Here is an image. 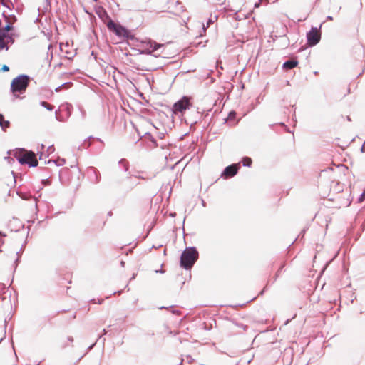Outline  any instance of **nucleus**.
I'll list each match as a JSON object with an SVG mask.
<instances>
[{
  "instance_id": "54",
  "label": "nucleus",
  "mask_w": 365,
  "mask_h": 365,
  "mask_svg": "<svg viewBox=\"0 0 365 365\" xmlns=\"http://www.w3.org/2000/svg\"><path fill=\"white\" fill-rule=\"evenodd\" d=\"M24 245H22V246H21V249H20V250H19V251H21H21L24 250Z\"/></svg>"
},
{
  "instance_id": "60",
  "label": "nucleus",
  "mask_w": 365,
  "mask_h": 365,
  "mask_svg": "<svg viewBox=\"0 0 365 365\" xmlns=\"http://www.w3.org/2000/svg\"><path fill=\"white\" fill-rule=\"evenodd\" d=\"M160 309H168V308H167V307H161Z\"/></svg>"
},
{
  "instance_id": "16",
  "label": "nucleus",
  "mask_w": 365,
  "mask_h": 365,
  "mask_svg": "<svg viewBox=\"0 0 365 365\" xmlns=\"http://www.w3.org/2000/svg\"><path fill=\"white\" fill-rule=\"evenodd\" d=\"M53 163L56 166H61L65 164L66 160L64 158H58L57 160H49L48 162L45 161V164Z\"/></svg>"
},
{
  "instance_id": "63",
  "label": "nucleus",
  "mask_w": 365,
  "mask_h": 365,
  "mask_svg": "<svg viewBox=\"0 0 365 365\" xmlns=\"http://www.w3.org/2000/svg\"><path fill=\"white\" fill-rule=\"evenodd\" d=\"M101 338H102V336H99L98 339H97V341L99 340Z\"/></svg>"
},
{
  "instance_id": "20",
  "label": "nucleus",
  "mask_w": 365,
  "mask_h": 365,
  "mask_svg": "<svg viewBox=\"0 0 365 365\" xmlns=\"http://www.w3.org/2000/svg\"><path fill=\"white\" fill-rule=\"evenodd\" d=\"M218 16H211L210 18L208 19L207 22V27H209L210 25H211L212 24H213L215 21H217Z\"/></svg>"
},
{
  "instance_id": "29",
  "label": "nucleus",
  "mask_w": 365,
  "mask_h": 365,
  "mask_svg": "<svg viewBox=\"0 0 365 365\" xmlns=\"http://www.w3.org/2000/svg\"><path fill=\"white\" fill-rule=\"evenodd\" d=\"M47 151H48V153H52V152H53V151H54V147H53V145H51V146H49V147L48 148V149H47Z\"/></svg>"
},
{
  "instance_id": "10",
  "label": "nucleus",
  "mask_w": 365,
  "mask_h": 365,
  "mask_svg": "<svg viewBox=\"0 0 365 365\" xmlns=\"http://www.w3.org/2000/svg\"><path fill=\"white\" fill-rule=\"evenodd\" d=\"M88 176L93 184H97L101 181V174L94 167H90L88 169Z\"/></svg>"
},
{
  "instance_id": "36",
  "label": "nucleus",
  "mask_w": 365,
  "mask_h": 365,
  "mask_svg": "<svg viewBox=\"0 0 365 365\" xmlns=\"http://www.w3.org/2000/svg\"><path fill=\"white\" fill-rule=\"evenodd\" d=\"M217 4H223L225 2V0H217Z\"/></svg>"
},
{
  "instance_id": "59",
  "label": "nucleus",
  "mask_w": 365,
  "mask_h": 365,
  "mask_svg": "<svg viewBox=\"0 0 365 365\" xmlns=\"http://www.w3.org/2000/svg\"><path fill=\"white\" fill-rule=\"evenodd\" d=\"M290 319H287L286 322H285V324H287L289 322Z\"/></svg>"
},
{
  "instance_id": "2",
  "label": "nucleus",
  "mask_w": 365,
  "mask_h": 365,
  "mask_svg": "<svg viewBox=\"0 0 365 365\" xmlns=\"http://www.w3.org/2000/svg\"><path fill=\"white\" fill-rule=\"evenodd\" d=\"M14 155L21 165L36 167L38 164L35 153L31 150H26L24 148L17 149Z\"/></svg>"
},
{
  "instance_id": "61",
  "label": "nucleus",
  "mask_w": 365,
  "mask_h": 365,
  "mask_svg": "<svg viewBox=\"0 0 365 365\" xmlns=\"http://www.w3.org/2000/svg\"><path fill=\"white\" fill-rule=\"evenodd\" d=\"M120 263H121V265H122V266H123V265H124V264H125V262H124L123 261H121V262H120Z\"/></svg>"
},
{
  "instance_id": "40",
  "label": "nucleus",
  "mask_w": 365,
  "mask_h": 365,
  "mask_svg": "<svg viewBox=\"0 0 365 365\" xmlns=\"http://www.w3.org/2000/svg\"><path fill=\"white\" fill-rule=\"evenodd\" d=\"M68 340L71 342H73V338L72 336H68Z\"/></svg>"
},
{
  "instance_id": "41",
  "label": "nucleus",
  "mask_w": 365,
  "mask_h": 365,
  "mask_svg": "<svg viewBox=\"0 0 365 365\" xmlns=\"http://www.w3.org/2000/svg\"><path fill=\"white\" fill-rule=\"evenodd\" d=\"M6 235L3 232L0 231V237H6Z\"/></svg>"
},
{
  "instance_id": "52",
  "label": "nucleus",
  "mask_w": 365,
  "mask_h": 365,
  "mask_svg": "<svg viewBox=\"0 0 365 365\" xmlns=\"http://www.w3.org/2000/svg\"><path fill=\"white\" fill-rule=\"evenodd\" d=\"M1 29H2V21L0 19V31L1 30Z\"/></svg>"
},
{
  "instance_id": "51",
  "label": "nucleus",
  "mask_w": 365,
  "mask_h": 365,
  "mask_svg": "<svg viewBox=\"0 0 365 365\" xmlns=\"http://www.w3.org/2000/svg\"><path fill=\"white\" fill-rule=\"evenodd\" d=\"M183 361H184L183 359H181V360H180V361L179 363V365H182Z\"/></svg>"
},
{
  "instance_id": "33",
  "label": "nucleus",
  "mask_w": 365,
  "mask_h": 365,
  "mask_svg": "<svg viewBox=\"0 0 365 365\" xmlns=\"http://www.w3.org/2000/svg\"><path fill=\"white\" fill-rule=\"evenodd\" d=\"M260 4H261V0H259V1H258V2H256V3L255 4V5H254L255 8H258V7H259Z\"/></svg>"
},
{
  "instance_id": "49",
  "label": "nucleus",
  "mask_w": 365,
  "mask_h": 365,
  "mask_svg": "<svg viewBox=\"0 0 365 365\" xmlns=\"http://www.w3.org/2000/svg\"><path fill=\"white\" fill-rule=\"evenodd\" d=\"M103 299H98V303L99 304H101L103 303Z\"/></svg>"
},
{
  "instance_id": "55",
  "label": "nucleus",
  "mask_w": 365,
  "mask_h": 365,
  "mask_svg": "<svg viewBox=\"0 0 365 365\" xmlns=\"http://www.w3.org/2000/svg\"><path fill=\"white\" fill-rule=\"evenodd\" d=\"M24 245H22V246H21V249H20V250H19V251H21H21L24 250Z\"/></svg>"
},
{
  "instance_id": "14",
  "label": "nucleus",
  "mask_w": 365,
  "mask_h": 365,
  "mask_svg": "<svg viewBox=\"0 0 365 365\" xmlns=\"http://www.w3.org/2000/svg\"><path fill=\"white\" fill-rule=\"evenodd\" d=\"M10 126V122L9 120H5L3 114L0 113V127L2 130L6 131L7 128Z\"/></svg>"
},
{
  "instance_id": "28",
  "label": "nucleus",
  "mask_w": 365,
  "mask_h": 365,
  "mask_svg": "<svg viewBox=\"0 0 365 365\" xmlns=\"http://www.w3.org/2000/svg\"><path fill=\"white\" fill-rule=\"evenodd\" d=\"M186 359L188 364H192L194 361V359L190 355H186Z\"/></svg>"
},
{
  "instance_id": "3",
  "label": "nucleus",
  "mask_w": 365,
  "mask_h": 365,
  "mask_svg": "<svg viewBox=\"0 0 365 365\" xmlns=\"http://www.w3.org/2000/svg\"><path fill=\"white\" fill-rule=\"evenodd\" d=\"M31 77L26 74H20L14 78L11 83V91L15 98L19 97L17 93H25L31 81Z\"/></svg>"
},
{
  "instance_id": "38",
  "label": "nucleus",
  "mask_w": 365,
  "mask_h": 365,
  "mask_svg": "<svg viewBox=\"0 0 365 365\" xmlns=\"http://www.w3.org/2000/svg\"><path fill=\"white\" fill-rule=\"evenodd\" d=\"M327 20L331 21V20H333V17L331 16H327Z\"/></svg>"
},
{
  "instance_id": "11",
  "label": "nucleus",
  "mask_w": 365,
  "mask_h": 365,
  "mask_svg": "<svg viewBox=\"0 0 365 365\" xmlns=\"http://www.w3.org/2000/svg\"><path fill=\"white\" fill-rule=\"evenodd\" d=\"M299 61L297 58H291L283 63L282 68L285 71H289L297 67Z\"/></svg>"
},
{
  "instance_id": "56",
  "label": "nucleus",
  "mask_w": 365,
  "mask_h": 365,
  "mask_svg": "<svg viewBox=\"0 0 365 365\" xmlns=\"http://www.w3.org/2000/svg\"><path fill=\"white\" fill-rule=\"evenodd\" d=\"M44 148H45V145H44L43 144H41V149H44Z\"/></svg>"
},
{
  "instance_id": "19",
  "label": "nucleus",
  "mask_w": 365,
  "mask_h": 365,
  "mask_svg": "<svg viewBox=\"0 0 365 365\" xmlns=\"http://www.w3.org/2000/svg\"><path fill=\"white\" fill-rule=\"evenodd\" d=\"M140 54L151 55L153 53L149 46H146L144 49L140 51Z\"/></svg>"
},
{
  "instance_id": "26",
  "label": "nucleus",
  "mask_w": 365,
  "mask_h": 365,
  "mask_svg": "<svg viewBox=\"0 0 365 365\" xmlns=\"http://www.w3.org/2000/svg\"><path fill=\"white\" fill-rule=\"evenodd\" d=\"M72 108V106L71 104H66V109L67 110V113H68V115L70 116L71 115V109Z\"/></svg>"
},
{
  "instance_id": "6",
  "label": "nucleus",
  "mask_w": 365,
  "mask_h": 365,
  "mask_svg": "<svg viewBox=\"0 0 365 365\" xmlns=\"http://www.w3.org/2000/svg\"><path fill=\"white\" fill-rule=\"evenodd\" d=\"M191 106L190 98L185 96L173 104L172 111L175 115L182 113Z\"/></svg>"
},
{
  "instance_id": "13",
  "label": "nucleus",
  "mask_w": 365,
  "mask_h": 365,
  "mask_svg": "<svg viewBox=\"0 0 365 365\" xmlns=\"http://www.w3.org/2000/svg\"><path fill=\"white\" fill-rule=\"evenodd\" d=\"M15 36L16 34L14 32L5 34V36H4V42L6 46H8L7 44L9 43L13 44L15 41Z\"/></svg>"
},
{
  "instance_id": "46",
  "label": "nucleus",
  "mask_w": 365,
  "mask_h": 365,
  "mask_svg": "<svg viewBox=\"0 0 365 365\" xmlns=\"http://www.w3.org/2000/svg\"><path fill=\"white\" fill-rule=\"evenodd\" d=\"M122 292H123V291H122V290H120V291L117 292V293H118L119 294H120L122 293ZM116 294V292H114L112 294Z\"/></svg>"
},
{
  "instance_id": "15",
  "label": "nucleus",
  "mask_w": 365,
  "mask_h": 365,
  "mask_svg": "<svg viewBox=\"0 0 365 365\" xmlns=\"http://www.w3.org/2000/svg\"><path fill=\"white\" fill-rule=\"evenodd\" d=\"M118 165L125 172H127L129 169V163L125 158L120 159L118 162Z\"/></svg>"
},
{
  "instance_id": "18",
  "label": "nucleus",
  "mask_w": 365,
  "mask_h": 365,
  "mask_svg": "<svg viewBox=\"0 0 365 365\" xmlns=\"http://www.w3.org/2000/svg\"><path fill=\"white\" fill-rule=\"evenodd\" d=\"M41 105L48 110H52L53 109V106L46 101H41Z\"/></svg>"
},
{
  "instance_id": "39",
  "label": "nucleus",
  "mask_w": 365,
  "mask_h": 365,
  "mask_svg": "<svg viewBox=\"0 0 365 365\" xmlns=\"http://www.w3.org/2000/svg\"><path fill=\"white\" fill-rule=\"evenodd\" d=\"M305 231H306L305 229L302 230V231L301 232V233L299 235L298 237H299L300 235L303 236L304 235Z\"/></svg>"
},
{
  "instance_id": "37",
  "label": "nucleus",
  "mask_w": 365,
  "mask_h": 365,
  "mask_svg": "<svg viewBox=\"0 0 365 365\" xmlns=\"http://www.w3.org/2000/svg\"><path fill=\"white\" fill-rule=\"evenodd\" d=\"M155 272L156 273H164V270L160 269L155 270Z\"/></svg>"
},
{
  "instance_id": "5",
  "label": "nucleus",
  "mask_w": 365,
  "mask_h": 365,
  "mask_svg": "<svg viewBox=\"0 0 365 365\" xmlns=\"http://www.w3.org/2000/svg\"><path fill=\"white\" fill-rule=\"evenodd\" d=\"M108 29L114 33L118 37L124 38L126 40L135 39V36L131 34L129 29L118 23H115L114 21L108 22Z\"/></svg>"
},
{
  "instance_id": "1",
  "label": "nucleus",
  "mask_w": 365,
  "mask_h": 365,
  "mask_svg": "<svg viewBox=\"0 0 365 365\" xmlns=\"http://www.w3.org/2000/svg\"><path fill=\"white\" fill-rule=\"evenodd\" d=\"M198 258L199 252L195 247H186L180 255V267L186 270L190 269Z\"/></svg>"
},
{
  "instance_id": "22",
  "label": "nucleus",
  "mask_w": 365,
  "mask_h": 365,
  "mask_svg": "<svg viewBox=\"0 0 365 365\" xmlns=\"http://www.w3.org/2000/svg\"><path fill=\"white\" fill-rule=\"evenodd\" d=\"M21 251H18L16 252V255L18 256L17 259L15 260L14 262V269H16V267L18 266V264H19V257L21 256V254H20Z\"/></svg>"
},
{
  "instance_id": "44",
  "label": "nucleus",
  "mask_w": 365,
  "mask_h": 365,
  "mask_svg": "<svg viewBox=\"0 0 365 365\" xmlns=\"http://www.w3.org/2000/svg\"><path fill=\"white\" fill-rule=\"evenodd\" d=\"M283 265L278 269L277 272V276L278 275L279 272L283 268Z\"/></svg>"
},
{
  "instance_id": "50",
  "label": "nucleus",
  "mask_w": 365,
  "mask_h": 365,
  "mask_svg": "<svg viewBox=\"0 0 365 365\" xmlns=\"http://www.w3.org/2000/svg\"><path fill=\"white\" fill-rule=\"evenodd\" d=\"M153 56L155 58H158L160 56V54H153Z\"/></svg>"
},
{
  "instance_id": "64",
  "label": "nucleus",
  "mask_w": 365,
  "mask_h": 365,
  "mask_svg": "<svg viewBox=\"0 0 365 365\" xmlns=\"http://www.w3.org/2000/svg\"><path fill=\"white\" fill-rule=\"evenodd\" d=\"M91 54H92L93 56H95L94 51H92Z\"/></svg>"
},
{
  "instance_id": "30",
  "label": "nucleus",
  "mask_w": 365,
  "mask_h": 365,
  "mask_svg": "<svg viewBox=\"0 0 365 365\" xmlns=\"http://www.w3.org/2000/svg\"><path fill=\"white\" fill-rule=\"evenodd\" d=\"M73 85L71 82H66L62 84L63 86L70 87Z\"/></svg>"
},
{
  "instance_id": "62",
  "label": "nucleus",
  "mask_w": 365,
  "mask_h": 365,
  "mask_svg": "<svg viewBox=\"0 0 365 365\" xmlns=\"http://www.w3.org/2000/svg\"><path fill=\"white\" fill-rule=\"evenodd\" d=\"M170 215H171L172 217H174V216L175 215V213H174V214H170Z\"/></svg>"
},
{
  "instance_id": "53",
  "label": "nucleus",
  "mask_w": 365,
  "mask_h": 365,
  "mask_svg": "<svg viewBox=\"0 0 365 365\" xmlns=\"http://www.w3.org/2000/svg\"><path fill=\"white\" fill-rule=\"evenodd\" d=\"M103 334H104V335H105V334H107V331H106V329H104L103 330Z\"/></svg>"
},
{
  "instance_id": "32",
  "label": "nucleus",
  "mask_w": 365,
  "mask_h": 365,
  "mask_svg": "<svg viewBox=\"0 0 365 365\" xmlns=\"http://www.w3.org/2000/svg\"><path fill=\"white\" fill-rule=\"evenodd\" d=\"M279 124L280 125H282V126L284 127V128H286V130H287V131L289 132V128H287V126L284 123L281 122V123H279Z\"/></svg>"
},
{
  "instance_id": "48",
  "label": "nucleus",
  "mask_w": 365,
  "mask_h": 365,
  "mask_svg": "<svg viewBox=\"0 0 365 365\" xmlns=\"http://www.w3.org/2000/svg\"><path fill=\"white\" fill-rule=\"evenodd\" d=\"M108 216H112L113 215V212L112 211H109L108 213Z\"/></svg>"
},
{
  "instance_id": "45",
  "label": "nucleus",
  "mask_w": 365,
  "mask_h": 365,
  "mask_svg": "<svg viewBox=\"0 0 365 365\" xmlns=\"http://www.w3.org/2000/svg\"><path fill=\"white\" fill-rule=\"evenodd\" d=\"M42 155H43V153L42 152H40L39 153V159L41 160L42 159Z\"/></svg>"
},
{
  "instance_id": "57",
  "label": "nucleus",
  "mask_w": 365,
  "mask_h": 365,
  "mask_svg": "<svg viewBox=\"0 0 365 365\" xmlns=\"http://www.w3.org/2000/svg\"><path fill=\"white\" fill-rule=\"evenodd\" d=\"M93 138H93V136H89V137H88V138H87V139L91 140V139H93Z\"/></svg>"
},
{
  "instance_id": "27",
  "label": "nucleus",
  "mask_w": 365,
  "mask_h": 365,
  "mask_svg": "<svg viewBox=\"0 0 365 365\" xmlns=\"http://www.w3.org/2000/svg\"><path fill=\"white\" fill-rule=\"evenodd\" d=\"M1 71L2 72H7L9 71V67L6 65H3V66L1 68Z\"/></svg>"
},
{
  "instance_id": "7",
  "label": "nucleus",
  "mask_w": 365,
  "mask_h": 365,
  "mask_svg": "<svg viewBox=\"0 0 365 365\" xmlns=\"http://www.w3.org/2000/svg\"><path fill=\"white\" fill-rule=\"evenodd\" d=\"M321 39V34L317 27H312L310 31L307 33V41L309 46H316Z\"/></svg>"
},
{
  "instance_id": "17",
  "label": "nucleus",
  "mask_w": 365,
  "mask_h": 365,
  "mask_svg": "<svg viewBox=\"0 0 365 365\" xmlns=\"http://www.w3.org/2000/svg\"><path fill=\"white\" fill-rule=\"evenodd\" d=\"M242 163L243 166L250 168L252 165V160L250 157H244L242 159Z\"/></svg>"
},
{
  "instance_id": "25",
  "label": "nucleus",
  "mask_w": 365,
  "mask_h": 365,
  "mask_svg": "<svg viewBox=\"0 0 365 365\" xmlns=\"http://www.w3.org/2000/svg\"><path fill=\"white\" fill-rule=\"evenodd\" d=\"M365 199V189L364 191L360 195L359 197L358 198V202H362Z\"/></svg>"
},
{
  "instance_id": "24",
  "label": "nucleus",
  "mask_w": 365,
  "mask_h": 365,
  "mask_svg": "<svg viewBox=\"0 0 365 365\" xmlns=\"http://www.w3.org/2000/svg\"><path fill=\"white\" fill-rule=\"evenodd\" d=\"M170 308H171V312L174 314L180 315L181 312L178 309H175L173 308V306H170Z\"/></svg>"
},
{
  "instance_id": "47",
  "label": "nucleus",
  "mask_w": 365,
  "mask_h": 365,
  "mask_svg": "<svg viewBox=\"0 0 365 365\" xmlns=\"http://www.w3.org/2000/svg\"><path fill=\"white\" fill-rule=\"evenodd\" d=\"M42 182H43V184H46V182H48V180L47 179H43Z\"/></svg>"
},
{
  "instance_id": "58",
  "label": "nucleus",
  "mask_w": 365,
  "mask_h": 365,
  "mask_svg": "<svg viewBox=\"0 0 365 365\" xmlns=\"http://www.w3.org/2000/svg\"><path fill=\"white\" fill-rule=\"evenodd\" d=\"M132 183L134 185H138V184H139V182H133Z\"/></svg>"
},
{
  "instance_id": "31",
  "label": "nucleus",
  "mask_w": 365,
  "mask_h": 365,
  "mask_svg": "<svg viewBox=\"0 0 365 365\" xmlns=\"http://www.w3.org/2000/svg\"><path fill=\"white\" fill-rule=\"evenodd\" d=\"M361 152L365 153V141L364 142V143L362 144V145L361 147Z\"/></svg>"
},
{
  "instance_id": "23",
  "label": "nucleus",
  "mask_w": 365,
  "mask_h": 365,
  "mask_svg": "<svg viewBox=\"0 0 365 365\" xmlns=\"http://www.w3.org/2000/svg\"><path fill=\"white\" fill-rule=\"evenodd\" d=\"M235 115L236 113L235 111H231L229 113L227 118L230 120L235 119Z\"/></svg>"
},
{
  "instance_id": "42",
  "label": "nucleus",
  "mask_w": 365,
  "mask_h": 365,
  "mask_svg": "<svg viewBox=\"0 0 365 365\" xmlns=\"http://www.w3.org/2000/svg\"><path fill=\"white\" fill-rule=\"evenodd\" d=\"M56 118L57 120L58 121H63V120L60 119L58 117V115H57V112H56Z\"/></svg>"
},
{
  "instance_id": "35",
  "label": "nucleus",
  "mask_w": 365,
  "mask_h": 365,
  "mask_svg": "<svg viewBox=\"0 0 365 365\" xmlns=\"http://www.w3.org/2000/svg\"><path fill=\"white\" fill-rule=\"evenodd\" d=\"M97 341L96 342H94L93 344H91L89 347H88V350H91L93 348V346L96 345Z\"/></svg>"
},
{
  "instance_id": "12",
  "label": "nucleus",
  "mask_w": 365,
  "mask_h": 365,
  "mask_svg": "<svg viewBox=\"0 0 365 365\" xmlns=\"http://www.w3.org/2000/svg\"><path fill=\"white\" fill-rule=\"evenodd\" d=\"M143 43L145 44V46H149L153 53L156 52L160 48L164 46V44L157 43L151 39L145 41Z\"/></svg>"
},
{
  "instance_id": "4",
  "label": "nucleus",
  "mask_w": 365,
  "mask_h": 365,
  "mask_svg": "<svg viewBox=\"0 0 365 365\" xmlns=\"http://www.w3.org/2000/svg\"><path fill=\"white\" fill-rule=\"evenodd\" d=\"M3 16L5 19L6 24L4 26L2 25V29L0 31V51L4 49L8 51L9 47L4 42V36H5V34L12 33L14 29L13 24L17 21V18L13 14L6 16L3 14Z\"/></svg>"
},
{
  "instance_id": "8",
  "label": "nucleus",
  "mask_w": 365,
  "mask_h": 365,
  "mask_svg": "<svg viewBox=\"0 0 365 365\" xmlns=\"http://www.w3.org/2000/svg\"><path fill=\"white\" fill-rule=\"evenodd\" d=\"M239 168V164H231L225 167V168L223 170L221 174V177L225 179L232 178L237 173Z\"/></svg>"
},
{
  "instance_id": "9",
  "label": "nucleus",
  "mask_w": 365,
  "mask_h": 365,
  "mask_svg": "<svg viewBox=\"0 0 365 365\" xmlns=\"http://www.w3.org/2000/svg\"><path fill=\"white\" fill-rule=\"evenodd\" d=\"M95 11L98 18L106 25L107 27L108 22L110 21H113L103 7L97 6Z\"/></svg>"
},
{
  "instance_id": "21",
  "label": "nucleus",
  "mask_w": 365,
  "mask_h": 365,
  "mask_svg": "<svg viewBox=\"0 0 365 365\" xmlns=\"http://www.w3.org/2000/svg\"><path fill=\"white\" fill-rule=\"evenodd\" d=\"M78 109H79V111H80L81 115V118L82 119H85V118L86 116V113L85 110L81 106H80L78 108Z\"/></svg>"
},
{
  "instance_id": "43",
  "label": "nucleus",
  "mask_w": 365,
  "mask_h": 365,
  "mask_svg": "<svg viewBox=\"0 0 365 365\" xmlns=\"http://www.w3.org/2000/svg\"><path fill=\"white\" fill-rule=\"evenodd\" d=\"M4 243V240L1 237L0 238V246H1Z\"/></svg>"
},
{
  "instance_id": "34",
  "label": "nucleus",
  "mask_w": 365,
  "mask_h": 365,
  "mask_svg": "<svg viewBox=\"0 0 365 365\" xmlns=\"http://www.w3.org/2000/svg\"><path fill=\"white\" fill-rule=\"evenodd\" d=\"M63 86L62 85L58 86L57 88H56L55 91L56 92H58L61 91V89L63 88Z\"/></svg>"
}]
</instances>
